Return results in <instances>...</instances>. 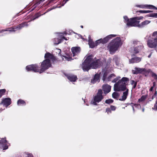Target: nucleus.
Instances as JSON below:
<instances>
[{"label": "nucleus", "instance_id": "f257e3e1", "mask_svg": "<svg viewBox=\"0 0 157 157\" xmlns=\"http://www.w3.org/2000/svg\"><path fill=\"white\" fill-rule=\"evenodd\" d=\"M44 58L45 59L41 63L40 69L38 64H32L26 66V69L27 71L39 72L40 74L42 73L51 67L52 65L50 59L54 61L56 60V57L49 52H47L45 54Z\"/></svg>", "mask_w": 157, "mask_h": 157}, {"label": "nucleus", "instance_id": "f03ea898", "mask_svg": "<svg viewBox=\"0 0 157 157\" xmlns=\"http://www.w3.org/2000/svg\"><path fill=\"white\" fill-rule=\"evenodd\" d=\"M121 38L117 37L113 39L109 44L108 46L111 54H114L117 50L119 47L122 45Z\"/></svg>", "mask_w": 157, "mask_h": 157}, {"label": "nucleus", "instance_id": "7ed1b4c3", "mask_svg": "<svg viewBox=\"0 0 157 157\" xmlns=\"http://www.w3.org/2000/svg\"><path fill=\"white\" fill-rule=\"evenodd\" d=\"M144 18L143 16L136 17L129 19L126 16H124V22L126 23L128 27H136L140 23V21Z\"/></svg>", "mask_w": 157, "mask_h": 157}, {"label": "nucleus", "instance_id": "20e7f679", "mask_svg": "<svg viewBox=\"0 0 157 157\" xmlns=\"http://www.w3.org/2000/svg\"><path fill=\"white\" fill-rule=\"evenodd\" d=\"M93 56L91 54L88 56L82 63V67L84 71H88L92 68L91 62L93 60Z\"/></svg>", "mask_w": 157, "mask_h": 157}, {"label": "nucleus", "instance_id": "39448f33", "mask_svg": "<svg viewBox=\"0 0 157 157\" xmlns=\"http://www.w3.org/2000/svg\"><path fill=\"white\" fill-rule=\"evenodd\" d=\"M29 22H22L16 26H14L11 28H9L6 29H2L1 31H0V33H2L5 31H15L16 30V29H17V30H19L25 26H28L29 25L28 23Z\"/></svg>", "mask_w": 157, "mask_h": 157}, {"label": "nucleus", "instance_id": "423d86ee", "mask_svg": "<svg viewBox=\"0 0 157 157\" xmlns=\"http://www.w3.org/2000/svg\"><path fill=\"white\" fill-rule=\"evenodd\" d=\"M103 92L102 90L100 89L98 90L97 95L94 97V101L93 104L95 105H97V103L101 101L104 98V96L102 95Z\"/></svg>", "mask_w": 157, "mask_h": 157}, {"label": "nucleus", "instance_id": "0eeeda50", "mask_svg": "<svg viewBox=\"0 0 157 157\" xmlns=\"http://www.w3.org/2000/svg\"><path fill=\"white\" fill-rule=\"evenodd\" d=\"M117 36L116 35L110 34L107 36L103 39L101 38L96 41L95 44V46H97L99 44L102 43L105 44L108 42L113 37H115Z\"/></svg>", "mask_w": 157, "mask_h": 157}, {"label": "nucleus", "instance_id": "6e6552de", "mask_svg": "<svg viewBox=\"0 0 157 157\" xmlns=\"http://www.w3.org/2000/svg\"><path fill=\"white\" fill-rule=\"evenodd\" d=\"M91 64L92 68L96 69L102 66L104 64V61L101 60V58H99L94 61L93 60Z\"/></svg>", "mask_w": 157, "mask_h": 157}, {"label": "nucleus", "instance_id": "1a4fd4ad", "mask_svg": "<svg viewBox=\"0 0 157 157\" xmlns=\"http://www.w3.org/2000/svg\"><path fill=\"white\" fill-rule=\"evenodd\" d=\"M148 47L151 48H155L157 46V37L155 38H151L147 41Z\"/></svg>", "mask_w": 157, "mask_h": 157}, {"label": "nucleus", "instance_id": "9d476101", "mask_svg": "<svg viewBox=\"0 0 157 157\" xmlns=\"http://www.w3.org/2000/svg\"><path fill=\"white\" fill-rule=\"evenodd\" d=\"M8 147L7 141L6 138H2L0 140V148L5 150L8 148Z\"/></svg>", "mask_w": 157, "mask_h": 157}, {"label": "nucleus", "instance_id": "9b49d317", "mask_svg": "<svg viewBox=\"0 0 157 157\" xmlns=\"http://www.w3.org/2000/svg\"><path fill=\"white\" fill-rule=\"evenodd\" d=\"M8 147L7 141L6 138H2L0 140V148L5 150L8 148Z\"/></svg>", "mask_w": 157, "mask_h": 157}, {"label": "nucleus", "instance_id": "f8f14e48", "mask_svg": "<svg viewBox=\"0 0 157 157\" xmlns=\"http://www.w3.org/2000/svg\"><path fill=\"white\" fill-rule=\"evenodd\" d=\"M11 103V99L10 98H6L2 99L1 102L0 103V105H3L4 106L7 107Z\"/></svg>", "mask_w": 157, "mask_h": 157}, {"label": "nucleus", "instance_id": "ddd939ff", "mask_svg": "<svg viewBox=\"0 0 157 157\" xmlns=\"http://www.w3.org/2000/svg\"><path fill=\"white\" fill-rule=\"evenodd\" d=\"M64 54L66 55H62L60 52L59 53V55L62 57L63 60V57H64L66 60L68 61H71V60L73 59H72L71 57V54L70 53L67 52L65 53Z\"/></svg>", "mask_w": 157, "mask_h": 157}, {"label": "nucleus", "instance_id": "4468645a", "mask_svg": "<svg viewBox=\"0 0 157 157\" xmlns=\"http://www.w3.org/2000/svg\"><path fill=\"white\" fill-rule=\"evenodd\" d=\"M65 75L71 82H75L77 79V76L73 75L66 74Z\"/></svg>", "mask_w": 157, "mask_h": 157}, {"label": "nucleus", "instance_id": "2eb2a0df", "mask_svg": "<svg viewBox=\"0 0 157 157\" xmlns=\"http://www.w3.org/2000/svg\"><path fill=\"white\" fill-rule=\"evenodd\" d=\"M71 50L73 54V56H74L80 52L81 49L79 47H73L71 48Z\"/></svg>", "mask_w": 157, "mask_h": 157}, {"label": "nucleus", "instance_id": "dca6fc26", "mask_svg": "<svg viewBox=\"0 0 157 157\" xmlns=\"http://www.w3.org/2000/svg\"><path fill=\"white\" fill-rule=\"evenodd\" d=\"M100 75L98 73L96 74L94 78L91 80V82L93 84L97 82H99L100 81Z\"/></svg>", "mask_w": 157, "mask_h": 157}, {"label": "nucleus", "instance_id": "f3484780", "mask_svg": "<svg viewBox=\"0 0 157 157\" xmlns=\"http://www.w3.org/2000/svg\"><path fill=\"white\" fill-rule=\"evenodd\" d=\"M144 71V69L135 67V70H132V72L133 74H138L141 73Z\"/></svg>", "mask_w": 157, "mask_h": 157}, {"label": "nucleus", "instance_id": "a211bd4d", "mask_svg": "<svg viewBox=\"0 0 157 157\" xmlns=\"http://www.w3.org/2000/svg\"><path fill=\"white\" fill-rule=\"evenodd\" d=\"M150 22L151 21H150L146 20L141 22V23H139L137 26H136V27H137L139 28H143L146 25L150 23Z\"/></svg>", "mask_w": 157, "mask_h": 157}, {"label": "nucleus", "instance_id": "6ab92c4d", "mask_svg": "<svg viewBox=\"0 0 157 157\" xmlns=\"http://www.w3.org/2000/svg\"><path fill=\"white\" fill-rule=\"evenodd\" d=\"M102 87L103 91L105 94L109 93L111 90V86L108 84L103 86Z\"/></svg>", "mask_w": 157, "mask_h": 157}, {"label": "nucleus", "instance_id": "aec40b11", "mask_svg": "<svg viewBox=\"0 0 157 157\" xmlns=\"http://www.w3.org/2000/svg\"><path fill=\"white\" fill-rule=\"evenodd\" d=\"M129 79L128 78L125 77H123L121 79L118 81L119 82L122 84L127 85V83L128 82Z\"/></svg>", "mask_w": 157, "mask_h": 157}, {"label": "nucleus", "instance_id": "412c9836", "mask_svg": "<svg viewBox=\"0 0 157 157\" xmlns=\"http://www.w3.org/2000/svg\"><path fill=\"white\" fill-rule=\"evenodd\" d=\"M143 48V46L141 45L135 47L134 51V53L135 54L139 53V52L141 51Z\"/></svg>", "mask_w": 157, "mask_h": 157}, {"label": "nucleus", "instance_id": "4be33fe9", "mask_svg": "<svg viewBox=\"0 0 157 157\" xmlns=\"http://www.w3.org/2000/svg\"><path fill=\"white\" fill-rule=\"evenodd\" d=\"M128 89H127L123 93V95L122 97V98H119V100L120 101H124L127 98L128 94Z\"/></svg>", "mask_w": 157, "mask_h": 157}, {"label": "nucleus", "instance_id": "5701e85b", "mask_svg": "<svg viewBox=\"0 0 157 157\" xmlns=\"http://www.w3.org/2000/svg\"><path fill=\"white\" fill-rule=\"evenodd\" d=\"M141 61V59L138 57H135L129 59V62L130 63H133L136 62H139Z\"/></svg>", "mask_w": 157, "mask_h": 157}, {"label": "nucleus", "instance_id": "b1692460", "mask_svg": "<svg viewBox=\"0 0 157 157\" xmlns=\"http://www.w3.org/2000/svg\"><path fill=\"white\" fill-rule=\"evenodd\" d=\"M126 85L122 84H120L119 89L118 90V91H124L126 89Z\"/></svg>", "mask_w": 157, "mask_h": 157}, {"label": "nucleus", "instance_id": "393cba45", "mask_svg": "<svg viewBox=\"0 0 157 157\" xmlns=\"http://www.w3.org/2000/svg\"><path fill=\"white\" fill-rule=\"evenodd\" d=\"M47 12H46L44 13H42L41 11L39 12L36 13L34 16V19L38 18L41 15L44 14Z\"/></svg>", "mask_w": 157, "mask_h": 157}, {"label": "nucleus", "instance_id": "a878e982", "mask_svg": "<svg viewBox=\"0 0 157 157\" xmlns=\"http://www.w3.org/2000/svg\"><path fill=\"white\" fill-rule=\"evenodd\" d=\"M17 103L18 105H25L26 104L24 100H22L21 99H19L17 101Z\"/></svg>", "mask_w": 157, "mask_h": 157}, {"label": "nucleus", "instance_id": "bb28decb", "mask_svg": "<svg viewBox=\"0 0 157 157\" xmlns=\"http://www.w3.org/2000/svg\"><path fill=\"white\" fill-rule=\"evenodd\" d=\"M120 83L118 81L114 85V90L115 91H118V90L119 89Z\"/></svg>", "mask_w": 157, "mask_h": 157}, {"label": "nucleus", "instance_id": "cd10ccee", "mask_svg": "<svg viewBox=\"0 0 157 157\" xmlns=\"http://www.w3.org/2000/svg\"><path fill=\"white\" fill-rule=\"evenodd\" d=\"M112 97L118 100V98L120 96V94L117 92H114L112 94Z\"/></svg>", "mask_w": 157, "mask_h": 157}, {"label": "nucleus", "instance_id": "c85d7f7f", "mask_svg": "<svg viewBox=\"0 0 157 157\" xmlns=\"http://www.w3.org/2000/svg\"><path fill=\"white\" fill-rule=\"evenodd\" d=\"M147 97V95H142L140 98L138 99V102L140 103V102L144 101L146 99Z\"/></svg>", "mask_w": 157, "mask_h": 157}, {"label": "nucleus", "instance_id": "c756f323", "mask_svg": "<svg viewBox=\"0 0 157 157\" xmlns=\"http://www.w3.org/2000/svg\"><path fill=\"white\" fill-rule=\"evenodd\" d=\"M152 12V11L151 10H140L138 11H136L137 13L139 12L141 13H149L151 12Z\"/></svg>", "mask_w": 157, "mask_h": 157}, {"label": "nucleus", "instance_id": "7c9ffc66", "mask_svg": "<svg viewBox=\"0 0 157 157\" xmlns=\"http://www.w3.org/2000/svg\"><path fill=\"white\" fill-rule=\"evenodd\" d=\"M137 82L133 80H131V84L133 85L132 89H135L136 86Z\"/></svg>", "mask_w": 157, "mask_h": 157}, {"label": "nucleus", "instance_id": "2f4dec72", "mask_svg": "<svg viewBox=\"0 0 157 157\" xmlns=\"http://www.w3.org/2000/svg\"><path fill=\"white\" fill-rule=\"evenodd\" d=\"M6 92L5 89H2L0 90V98H1L2 96Z\"/></svg>", "mask_w": 157, "mask_h": 157}, {"label": "nucleus", "instance_id": "473e14b6", "mask_svg": "<svg viewBox=\"0 0 157 157\" xmlns=\"http://www.w3.org/2000/svg\"><path fill=\"white\" fill-rule=\"evenodd\" d=\"M113 100L112 99H109L106 100L105 102L106 104H109L113 103Z\"/></svg>", "mask_w": 157, "mask_h": 157}, {"label": "nucleus", "instance_id": "72a5a7b5", "mask_svg": "<svg viewBox=\"0 0 157 157\" xmlns=\"http://www.w3.org/2000/svg\"><path fill=\"white\" fill-rule=\"evenodd\" d=\"M107 75V72L106 71H105L103 74L102 77V80L104 81H105L106 79Z\"/></svg>", "mask_w": 157, "mask_h": 157}, {"label": "nucleus", "instance_id": "f704fd0d", "mask_svg": "<svg viewBox=\"0 0 157 157\" xmlns=\"http://www.w3.org/2000/svg\"><path fill=\"white\" fill-rule=\"evenodd\" d=\"M88 44L90 47L92 48H94L95 45V44L94 42L91 43H88Z\"/></svg>", "mask_w": 157, "mask_h": 157}, {"label": "nucleus", "instance_id": "c9c22d12", "mask_svg": "<svg viewBox=\"0 0 157 157\" xmlns=\"http://www.w3.org/2000/svg\"><path fill=\"white\" fill-rule=\"evenodd\" d=\"M57 40H58V43H56L57 44H59L60 43H61L62 42L63 40V38H62V36H61V38L58 39Z\"/></svg>", "mask_w": 157, "mask_h": 157}, {"label": "nucleus", "instance_id": "e433bc0d", "mask_svg": "<svg viewBox=\"0 0 157 157\" xmlns=\"http://www.w3.org/2000/svg\"><path fill=\"white\" fill-rule=\"evenodd\" d=\"M148 15L149 17H155L157 18V13L149 14Z\"/></svg>", "mask_w": 157, "mask_h": 157}, {"label": "nucleus", "instance_id": "4c0bfd02", "mask_svg": "<svg viewBox=\"0 0 157 157\" xmlns=\"http://www.w3.org/2000/svg\"><path fill=\"white\" fill-rule=\"evenodd\" d=\"M151 76L153 78L155 79H157V75L154 72H152Z\"/></svg>", "mask_w": 157, "mask_h": 157}, {"label": "nucleus", "instance_id": "58836bf2", "mask_svg": "<svg viewBox=\"0 0 157 157\" xmlns=\"http://www.w3.org/2000/svg\"><path fill=\"white\" fill-rule=\"evenodd\" d=\"M145 7H147L148 8L151 9H152V8L154 6L152 5H144Z\"/></svg>", "mask_w": 157, "mask_h": 157}, {"label": "nucleus", "instance_id": "ea45409f", "mask_svg": "<svg viewBox=\"0 0 157 157\" xmlns=\"http://www.w3.org/2000/svg\"><path fill=\"white\" fill-rule=\"evenodd\" d=\"M155 82H154L153 83V86H151V88H150V89H149L150 91H152V90H153V89L154 87H155Z\"/></svg>", "mask_w": 157, "mask_h": 157}, {"label": "nucleus", "instance_id": "a19ab883", "mask_svg": "<svg viewBox=\"0 0 157 157\" xmlns=\"http://www.w3.org/2000/svg\"><path fill=\"white\" fill-rule=\"evenodd\" d=\"M110 109L111 110L115 111L116 109V107L115 106L111 105L110 106Z\"/></svg>", "mask_w": 157, "mask_h": 157}, {"label": "nucleus", "instance_id": "79ce46f5", "mask_svg": "<svg viewBox=\"0 0 157 157\" xmlns=\"http://www.w3.org/2000/svg\"><path fill=\"white\" fill-rule=\"evenodd\" d=\"M69 32L70 33L69 34H71L72 33H75V34H78L79 36V37H82V35L80 34H78L76 33H75V32H73L72 30H70V31H69Z\"/></svg>", "mask_w": 157, "mask_h": 157}, {"label": "nucleus", "instance_id": "37998d69", "mask_svg": "<svg viewBox=\"0 0 157 157\" xmlns=\"http://www.w3.org/2000/svg\"><path fill=\"white\" fill-rule=\"evenodd\" d=\"M106 112H107L108 113L109 112L110 113H111V110L110 108H106Z\"/></svg>", "mask_w": 157, "mask_h": 157}, {"label": "nucleus", "instance_id": "c03bdc74", "mask_svg": "<svg viewBox=\"0 0 157 157\" xmlns=\"http://www.w3.org/2000/svg\"><path fill=\"white\" fill-rule=\"evenodd\" d=\"M119 80V78H115L112 81V82L113 83H115L117 82Z\"/></svg>", "mask_w": 157, "mask_h": 157}, {"label": "nucleus", "instance_id": "a18cd8bd", "mask_svg": "<svg viewBox=\"0 0 157 157\" xmlns=\"http://www.w3.org/2000/svg\"><path fill=\"white\" fill-rule=\"evenodd\" d=\"M88 38H89L88 43H91V42H93L92 40L91 39L90 36V35L89 36Z\"/></svg>", "mask_w": 157, "mask_h": 157}, {"label": "nucleus", "instance_id": "49530a36", "mask_svg": "<svg viewBox=\"0 0 157 157\" xmlns=\"http://www.w3.org/2000/svg\"><path fill=\"white\" fill-rule=\"evenodd\" d=\"M130 104V105H131V106L132 107V108L133 112H135V109H134V103L132 102V103H131V104Z\"/></svg>", "mask_w": 157, "mask_h": 157}, {"label": "nucleus", "instance_id": "de8ad7c7", "mask_svg": "<svg viewBox=\"0 0 157 157\" xmlns=\"http://www.w3.org/2000/svg\"><path fill=\"white\" fill-rule=\"evenodd\" d=\"M157 94V92L156 91H155V93H154V95L152 96V99H153L154 98H155Z\"/></svg>", "mask_w": 157, "mask_h": 157}, {"label": "nucleus", "instance_id": "09e8293b", "mask_svg": "<svg viewBox=\"0 0 157 157\" xmlns=\"http://www.w3.org/2000/svg\"><path fill=\"white\" fill-rule=\"evenodd\" d=\"M114 74H112L110 75L108 77V79L109 80V79H110L111 77H112L113 76H114Z\"/></svg>", "mask_w": 157, "mask_h": 157}, {"label": "nucleus", "instance_id": "8fccbe9b", "mask_svg": "<svg viewBox=\"0 0 157 157\" xmlns=\"http://www.w3.org/2000/svg\"><path fill=\"white\" fill-rule=\"evenodd\" d=\"M157 36V31L154 32L152 33L153 36Z\"/></svg>", "mask_w": 157, "mask_h": 157}, {"label": "nucleus", "instance_id": "3c124183", "mask_svg": "<svg viewBox=\"0 0 157 157\" xmlns=\"http://www.w3.org/2000/svg\"><path fill=\"white\" fill-rule=\"evenodd\" d=\"M154 108L155 110L157 111V101H156L155 104L154 105Z\"/></svg>", "mask_w": 157, "mask_h": 157}, {"label": "nucleus", "instance_id": "603ef678", "mask_svg": "<svg viewBox=\"0 0 157 157\" xmlns=\"http://www.w3.org/2000/svg\"><path fill=\"white\" fill-rule=\"evenodd\" d=\"M136 6L137 7H140V8H144L145 7V6H142V5H136Z\"/></svg>", "mask_w": 157, "mask_h": 157}, {"label": "nucleus", "instance_id": "864d4df0", "mask_svg": "<svg viewBox=\"0 0 157 157\" xmlns=\"http://www.w3.org/2000/svg\"><path fill=\"white\" fill-rule=\"evenodd\" d=\"M138 43H140V42L137 40H135L133 41V43L134 44H137Z\"/></svg>", "mask_w": 157, "mask_h": 157}, {"label": "nucleus", "instance_id": "5fc2aeb1", "mask_svg": "<svg viewBox=\"0 0 157 157\" xmlns=\"http://www.w3.org/2000/svg\"><path fill=\"white\" fill-rule=\"evenodd\" d=\"M134 106L136 107H138V106H140V104H134Z\"/></svg>", "mask_w": 157, "mask_h": 157}, {"label": "nucleus", "instance_id": "6e6d98bb", "mask_svg": "<svg viewBox=\"0 0 157 157\" xmlns=\"http://www.w3.org/2000/svg\"><path fill=\"white\" fill-rule=\"evenodd\" d=\"M62 38H63V40H68V39H67V38H66L65 37H64V36H62Z\"/></svg>", "mask_w": 157, "mask_h": 157}, {"label": "nucleus", "instance_id": "4d7b16f0", "mask_svg": "<svg viewBox=\"0 0 157 157\" xmlns=\"http://www.w3.org/2000/svg\"><path fill=\"white\" fill-rule=\"evenodd\" d=\"M26 157H33V156L30 154L28 155Z\"/></svg>", "mask_w": 157, "mask_h": 157}, {"label": "nucleus", "instance_id": "13d9d810", "mask_svg": "<svg viewBox=\"0 0 157 157\" xmlns=\"http://www.w3.org/2000/svg\"><path fill=\"white\" fill-rule=\"evenodd\" d=\"M152 9H152L157 10V7H155L154 6H153V8H152Z\"/></svg>", "mask_w": 157, "mask_h": 157}, {"label": "nucleus", "instance_id": "bf43d9fd", "mask_svg": "<svg viewBox=\"0 0 157 157\" xmlns=\"http://www.w3.org/2000/svg\"><path fill=\"white\" fill-rule=\"evenodd\" d=\"M35 7H36L35 6V7H34L33 8H32V9L30 11H33V10H34V9H35Z\"/></svg>", "mask_w": 157, "mask_h": 157}, {"label": "nucleus", "instance_id": "052dcab7", "mask_svg": "<svg viewBox=\"0 0 157 157\" xmlns=\"http://www.w3.org/2000/svg\"><path fill=\"white\" fill-rule=\"evenodd\" d=\"M81 38L83 40H85V38H83L82 37H81Z\"/></svg>", "mask_w": 157, "mask_h": 157}, {"label": "nucleus", "instance_id": "680f3d73", "mask_svg": "<svg viewBox=\"0 0 157 157\" xmlns=\"http://www.w3.org/2000/svg\"><path fill=\"white\" fill-rule=\"evenodd\" d=\"M130 104H131V103H127V105H130Z\"/></svg>", "mask_w": 157, "mask_h": 157}, {"label": "nucleus", "instance_id": "e2e57ef3", "mask_svg": "<svg viewBox=\"0 0 157 157\" xmlns=\"http://www.w3.org/2000/svg\"><path fill=\"white\" fill-rule=\"evenodd\" d=\"M151 56V54H150V55H149L148 56V58H150V56Z\"/></svg>", "mask_w": 157, "mask_h": 157}, {"label": "nucleus", "instance_id": "0e129e2a", "mask_svg": "<svg viewBox=\"0 0 157 157\" xmlns=\"http://www.w3.org/2000/svg\"><path fill=\"white\" fill-rule=\"evenodd\" d=\"M80 27L82 28H83V26L82 25H81Z\"/></svg>", "mask_w": 157, "mask_h": 157}, {"label": "nucleus", "instance_id": "69168bd1", "mask_svg": "<svg viewBox=\"0 0 157 157\" xmlns=\"http://www.w3.org/2000/svg\"><path fill=\"white\" fill-rule=\"evenodd\" d=\"M142 111L143 112H144V108L143 109H142Z\"/></svg>", "mask_w": 157, "mask_h": 157}, {"label": "nucleus", "instance_id": "338daca9", "mask_svg": "<svg viewBox=\"0 0 157 157\" xmlns=\"http://www.w3.org/2000/svg\"><path fill=\"white\" fill-rule=\"evenodd\" d=\"M117 78H119V79H120L121 78V77L120 76L117 77Z\"/></svg>", "mask_w": 157, "mask_h": 157}, {"label": "nucleus", "instance_id": "774afa93", "mask_svg": "<svg viewBox=\"0 0 157 157\" xmlns=\"http://www.w3.org/2000/svg\"><path fill=\"white\" fill-rule=\"evenodd\" d=\"M61 7V6H59V7H59V8H60Z\"/></svg>", "mask_w": 157, "mask_h": 157}]
</instances>
